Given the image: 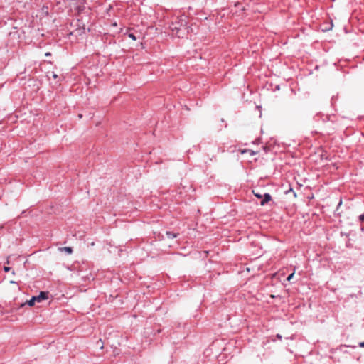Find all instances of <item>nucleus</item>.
Instances as JSON below:
<instances>
[{
	"mask_svg": "<svg viewBox=\"0 0 364 364\" xmlns=\"http://www.w3.org/2000/svg\"><path fill=\"white\" fill-rule=\"evenodd\" d=\"M6 264H9V258L7 259Z\"/></svg>",
	"mask_w": 364,
	"mask_h": 364,
	"instance_id": "obj_18",
	"label": "nucleus"
},
{
	"mask_svg": "<svg viewBox=\"0 0 364 364\" xmlns=\"http://www.w3.org/2000/svg\"><path fill=\"white\" fill-rule=\"evenodd\" d=\"M10 269H11V268H10V267H4V270L5 272H9V271H10Z\"/></svg>",
	"mask_w": 364,
	"mask_h": 364,
	"instance_id": "obj_12",
	"label": "nucleus"
},
{
	"mask_svg": "<svg viewBox=\"0 0 364 364\" xmlns=\"http://www.w3.org/2000/svg\"><path fill=\"white\" fill-rule=\"evenodd\" d=\"M166 235L167 237L169 239H173V238L176 237V234L172 233L171 232H168V231L166 232Z\"/></svg>",
	"mask_w": 364,
	"mask_h": 364,
	"instance_id": "obj_6",
	"label": "nucleus"
},
{
	"mask_svg": "<svg viewBox=\"0 0 364 364\" xmlns=\"http://www.w3.org/2000/svg\"><path fill=\"white\" fill-rule=\"evenodd\" d=\"M52 77L53 79H57L58 77V75L55 73H52Z\"/></svg>",
	"mask_w": 364,
	"mask_h": 364,
	"instance_id": "obj_10",
	"label": "nucleus"
},
{
	"mask_svg": "<svg viewBox=\"0 0 364 364\" xmlns=\"http://www.w3.org/2000/svg\"><path fill=\"white\" fill-rule=\"evenodd\" d=\"M129 37L130 38H132V40H134V41H136V38L135 37V36H134L133 33H129Z\"/></svg>",
	"mask_w": 364,
	"mask_h": 364,
	"instance_id": "obj_9",
	"label": "nucleus"
},
{
	"mask_svg": "<svg viewBox=\"0 0 364 364\" xmlns=\"http://www.w3.org/2000/svg\"><path fill=\"white\" fill-rule=\"evenodd\" d=\"M46 299H48L47 293L41 291L38 296H33L30 300L27 301L26 304L28 306H32L34 305L36 301L41 302Z\"/></svg>",
	"mask_w": 364,
	"mask_h": 364,
	"instance_id": "obj_2",
	"label": "nucleus"
},
{
	"mask_svg": "<svg viewBox=\"0 0 364 364\" xmlns=\"http://www.w3.org/2000/svg\"><path fill=\"white\" fill-rule=\"evenodd\" d=\"M172 31V36L181 37L185 32L187 31L186 21L185 18H181L178 23H173L170 26Z\"/></svg>",
	"mask_w": 364,
	"mask_h": 364,
	"instance_id": "obj_1",
	"label": "nucleus"
},
{
	"mask_svg": "<svg viewBox=\"0 0 364 364\" xmlns=\"http://www.w3.org/2000/svg\"><path fill=\"white\" fill-rule=\"evenodd\" d=\"M62 250L66 252L68 254H71L73 252V250L70 247H65Z\"/></svg>",
	"mask_w": 364,
	"mask_h": 364,
	"instance_id": "obj_7",
	"label": "nucleus"
},
{
	"mask_svg": "<svg viewBox=\"0 0 364 364\" xmlns=\"http://www.w3.org/2000/svg\"><path fill=\"white\" fill-rule=\"evenodd\" d=\"M360 346H361V347H364V342H361V343H360Z\"/></svg>",
	"mask_w": 364,
	"mask_h": 364,
	"instance_id": "obj_15",
	"label": "nucleus"
},
{
	"mask_svg": "<svg viewBox=\"0 0 364 364\" xmlns=\"http://www.w3.org/2000/svg\"><path fill=\"white\" fill-rule=\"evenodd\" d=\"M338 205H341V200L338 203Z\"/></svg>",
	"mask_w": 364,
	"mask_h": 364,
	"instance_id": "obj_19",
	"label": "nucleus"
},
{
	"mask_svg": "<svg viewBox=\"0 0 364 364\" xmlns=\"http://www.w3.org/2000/svg\"><path fill=\"white\" fill-rule=\"evenodd\" d=\"M45 55H46V56H47V57H48V56H50V55H51V53H49V52H48V53H46Z\"/></svg>",
	"mask_w": 364,
	"mask_h": 364,
	"instance_id": "obj_14",
	"label": "nucleus"
},
{
	"mask_svg": "<svg viewBox=\"0 0 364 364\" xmlns=\"http://www.w3.org/2000/svg\"><path fill=\"white\" fill-rule=\"evenodd\" d=\"M83 1L84 0H78L77 3H73V6H75V9H77L79 12L85 9V5L82 4Z\"/></svg>",
	"mask_w": 364,
	"mask_h": 364,
	"instance_id": "obj_4",
	"label": "nucleus"
},
{
	"mask_svg": "<svg viewBox=\"0 0 364 364\" xmlns=\"http://www.w3.org/2000/svg\"><path fill=\"white\" fill-rule=\"evenodd\" d=\"M323 155L320 154V160L322 159Z\"/></svg>",
	"mask_w": 364,
	"mask_h": 364,
	"instance_id": "obj_17",
	"label": "nucleus"
},
{
	"mask_svg": "<svg viewBox=\"0 0 364 364\" xmlns=\"http://www.w3.org/2000/svg\"><path fill=\"white\" fill-rule=\"evenodd\" d=\"M332 27H333V23H332V21H331V23H329V26H322L321 27L320 26V29H321L322 31H327L331 30L332 28Z\"/></svg>",
	"mask_w": 364,
	"mask_h": 364,
	"instance_id": "obj_5",
	"label": "nucleus"
},
{
	"mask_svg": "<svg viewBox=\"0 0 364 364\" xmlns=\"http://www.w3.org/2000/svg\"><path fill=\"white\" fill-rule=\"evenodd\" d=\"M359 219L360 221H364V214L360 215Z\"/></svg>",
	"mask_w": 364,
	"mask_h": 364,
	"instance_id": "obj_11",
	"label": "nucleus"
},
{
	"mask_svg": "<svg viewBox=\"0 0 364 364\" xmlns=\"http://www.w3.org/2000/svg\"><path fill=\"white\" fill-rule=\"evenodd\" d=\"M294 273H292L290 275H289L288 277L287 278V280L291 281L292 279V278L294 277Z\"/></svg>",
	"mask_w": 364,
	"mask_h": 364,
	"instance_id": "obj_8",
	"label": "nucleus"
},
{
	"mask_svg": "<svg viewBox=\"0 0 364 364\" xmlns=\"http://www.w3.org/2000/svg\"><path fill=\"white\" fill-rule=\"evenodd\" d=\"M254 195L258 198H262L263 196L261 193L255 192V191H252ZM271 200V196L269 193H264V198L261 201L260 204L261 205H264L267 202H269Z\"/></svg>",
	"mask_w": 364,
	"mask_h": 364,
	"instance_id": "obj_3",
	"label": "nucleus"
},
{
	"mask_svg": "<svg viewBox=\"0 0 364 364\" xmlns=\"http://www.w3.org/2000/svg\"><path fill=\"white\" fill-rule=\"evenodd\" d=\"M10 283H11V284H16V282H14V281H11V282H10Z\"/></svg>",
	"mask_w": 364,
	"mask_h": 364,
	"instance_id": "obj_16",
	"label": "nucleus"
},
{
	"mask_svg": "<svg viewBox=\"0 0 364 364\" xmlns=\"http://www.w3.org/2000/svg\"><path fill=\"white\" fill-rule=\"evenodd\" d=\"M98 343H101V346H100V349H102V348H103V344H102V341H101V340H100V341H98Z\"/></svg>",
	"mask_w": 364,
	"mask_h": 364,
	"instance_id": "obj_13",
	"label": "nucleus"
}]
</instances>
